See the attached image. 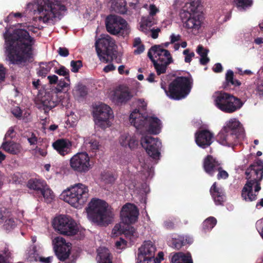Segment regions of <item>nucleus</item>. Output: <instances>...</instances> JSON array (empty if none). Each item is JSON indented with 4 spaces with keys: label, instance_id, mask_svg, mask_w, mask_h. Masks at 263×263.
Masks as SVG:
<instances>
[{
    "label": "nucleus",
    "instance_id": "3",
    "mask_svg": "<svg viewBox=\"0 0 263 263\" xmlns=\"http://www.w3.org/2000/svg\"><path fill=\"white\" fill-rule=\"evenodd\" d=\"M87 213L90 220L100 226H108L114 217L111 207L106 202L99 199L91 200L89 203Z\"/></svg>",
    "mask_w": 263,
    "mask_h": 263
},
{
    "label": "nucleus",
    "instance_id": "20",
    "mask_svg": "<svg viewBox=\"0 0 263 263\" xmlns=\"http://www.w3.org/2000/svg\"><path fill=\"white\" fill-rule=\"evenodd\" d=\"M214 134L208 129L197 130L195 134V142L198 146L205 148L213 143Z\"/></svg>",
    "mask_w": 263,
    "mask_h": 263
},
{
    "label": "nucleus",
    "instance_id": "33",
    "mask_svg": "<svg viewBox=\"0 0 263 263\" xmlns=\"http://www.w3.org/2000/svg\"><path fill=\"white\" fill-rule=\"evenodd\" d=\"M41 192L36 197L41 200L44 198V201L47 203H50L54 197L53 192L49 189L47 184Z\"/></svg>",
    "mask_w": 263,
    "mask_h": 263
},
{
    "label": "nucleus",
    "instance_id": "30",
    "mask_svg": "<svg viewBox=\"0 0 263 263\" xmlns=\"http://www.w3.org/2000/svg\"><path fill=\"white\" fill-rule=\"evenodd\" d=\"M1 147L6 152L12 155H17L22 150L21 144L11 140L4 141Z\"/></svg>",
    "mask_w": 263,
    "mask_h": 263
},
{
    "label": "nucleus",
    "instance_id": "27",
    "mask_svg": "<svg viewBox=\"0 0 263 263\" xmlns=\"http://www.w3.org/2000/svg\"><path fill=\"white\" fill-rule=\"evenodd\" d=\"M210 193L216 205H222L224 201L225 196L222 190L214 182L210 189Z\"/></svg>",
    "mask_w": 263,
    "mask_h": 263
},
{
    "label": "nucleus",
    "instance_id": "14",
    "mask_svg": "<svg viewBox=\"0 0 263 263\" xmlns=\"http://www.w3.org/2000/svg\"><path fill=\"white\" fill-rule=\"evenodd\" d=\"M107 31L112 35L127 33V23L121 17L116 15H108L105 20Z\"/></svg>",
    "mask_w": 263,
    "mask_h": 263
},
{
    "label": "nucleus",
    "instance_id": "40",
    "mask_svg": "<svg viewBox=\"0 0 263 263\" xmlns=\"http://www.w3.org/2000/svg\"><path fill=\"white\" fill-rule=\"evenodd\" d=\"M5 220L4 227L6 230H11L14 229L16 226V222L14 218H9L5 220L4 217L0 218V223H2Z\"/></svg>",
    "mask_w": 263,
    "mask_h": 263
},
{
    "label": "nucleus",
    "instance_id": "5",
    "mask_svg": "<svg viewBox=\"0 0 263 263\" xmlns=\"http://www.w3.org/2000/svg\"><path fill=\"white\" fill-rule=\"evenodd\" d=\"M130 123L137 129L147 131L153 134H159L162 128L161 120L156 117L144 116L139 109H135L129 116Z\"/></svg>",
    "mask_w": 263,
    "mask_h": 263
},
{
    "label": "nucleus",
    "instance_id": "49",
    "mask_svg": "<svg viewBox=\"0 0 263 263\" xmlns=\"http://www.w3.org/2000/svg\"><path fill=\"white\" fill-rule=\"evenodd\" d=\"M218 174L217 175V178L218 180L226 179L228 178L229 174L227 172L223 170L221 166H219V168L217 170Z\"/></svg>",
    "mask_w": 263,
    "mask_h": 263
},
{
    "label": "nucleus",
    "instance_id": "9",
    "mask_svg": "<svg viewBox=\"0 0 263 263\" xmlns=\"http://www.w3.org/2000/svg\"><path fill=\"white\" fill-rule=\"evenodd\" d=\"M88 187L82 183H78L63 192L61 195L64 201L72 206L78 208L85 203L89 197Z\"/></svg>",
    "mask_w": 263,
    "mask_h": 263
},
{
    "label": "nucleus",
    "instance_id": "21",
    "mask_svg": "<svg viewBox=\"0 0 263 263\" xmlns=\"http://www.w3.org/2000/svg\"><path fill=\"white\" fill-rule=\"evenodd\" d=\"M116 224L112 229V233L116 236L123 234L127 238L134 241L138 237V233L136 229L130 226L131 224Z\"/></svg>",
    "mask_w": 263,
    "mask_h": 263
},
{
    "label": "nucleus",
    "instance_id": "48",
    "mask_svg": "<svg viewBox=\"0 0 263 263\" xmlns=\"http://www.w3.org/2000/svg\"><path fill=\"white\" fill-rule=\"evenodd\" d=\"M88 143L89 144L90 149L92 151H95L99 149L100 144L98 140L96 139L91 138Z\"/></svg>",
    "mask_w": 263,
    "mask_h": 263
},
{
    "label": "nucleus",
    "instance_id": "34",
    "mask_svg": "<svg viewBox=\"0 0 263 263\" xmlns=\"http://www.w3.org/2000/svg\"><path fill=\"white\" fill-rule=\"evenodd\" d=\"M217 220L214 217H209L202 223V228L205 232L211 231L216 224Z\"/></svg>",
    "mask_w": 263,
    "mask_h": 263
},
{
    "label": "nucleus",
    "instance_id": "51",
    "mask_svg": "<svg viewBox=\"0 0 263 263\" xmlns=\"http://www.w3.org/2000/svg\"><path fill=\"white\" fill-rule=\"evenodd\" d=\"M127 10L126 3L124 2L122 4H117V11L121 14H125Z\"/></svg>",
    "mask_w": 263,
    "mask_h": 263
},
{
    "label": "nucleus",
    "instance_id": "46",
    "mask_svg": "<svg viewBox=\"0 0 263 263\" xmlns=\"http://www.w3.org/2000/svg\"><path fill=\"white\" fill-rule=\"evenodd\" d=\"M70 66L71 67V71L73 72H77L82 67L83 65L81 60H72L70 62Z\"/></svg>",
    "mask_w": 263,
    "mask_h": 263
},
{
    "label": "nucleus",
    "instance_id": "4",
    "mask_svg": "<svg viewBox=\"0 0 263 263\" xmlns=\"http://www.w3.org/2000/svg\"><path fill=\"white\" fill-rule=\"evenodd\" d=\"M244 138V129L240 122L231 119L217 136V141L221 145L229 147L237 145Z\"/></svg>",
    "mask_w": 263,
    "mask_h": 263
},
{
    "label": "nucleus",
    "instance_id": "42",
    "mask_svg": "<svg viewBox=\"0 0 263 263\" xmlns=\"http://www.w3.org/2000/svg\"><path fill=\"white\" fill-rule=\"evenodd\" d=\"M55 73L59 76L65 77L64 79H65L66 81L70 82L69 70L65 66H61L59 69L55 70Z\"/></svg>",
    "mask_w": 263,
    "mask_h": 263
},
{
    "label": "nucleus",
    "instance_id": "45",
    "mask_svg": "<svg viewBox=\"0 0 263 263\" xmlns=\"http://www.w3.org/2000/svg\"><path fill=\"white\" fill-rule=\"evenodd\" d=\"M24 137L27 138L30 145H34L37 144L38 138L34 133H28L24 136Z\"/></svg>",
    "mask_w": 263,
    "mask_h": 263
},
{
    "label": "nucleus",
    "instance_id": "44",
    "mask_svg": "<svg viewBox=\"0 0 263 263\" xmlns=\"http://www.w3.org/2000/svg\"><path fill=\"white\" fill-rule=\"evenodd\" d=\"M184 244L185 242L181 238H172L170 246L174 249L179 250L181 248Z\"/></svg>",
    "mask_w": 263,
    "mask_h": 263
},
{
    "label": "nucleus",
    "instance_id": "39",
    "mask_svg": "<svg viewBox=\"0 0 263 263\" xmlns=\"http://www.w3.org/2000/svg\"><path fill=\"white\" fill-rule=\"evenodd\" d=\"M262 170L260 169V168H257L255 164L251 165L250 166V171L248 172V170L246 172V174L247 175V178H251L252 176H256L257 177L256 178L257 179L258 176L259 175H260V178H261L262 176ZM250 179H251V178Z\"/></svg>",
    "mask_w": 263,
    "mask_h": 263
},
{
    "label": "nucleus",
    "instance_id": "35",
    "mask_svg": "<svg viewBox=\"0 0 263 263\" xmlns=\"http://www.w3.org/2000/svg\"><path fill=\"white\" fill-rule=\"evenodd\" d=\"M155 24L153 16H149L144 20L140 25L139 30L144 33H146L150 28Z\"/></svg>",
    "mask_w": 263,
    "mask_h": 263
},
{
    "label": "nucleus",
    "instance_id": "29",
    "mask_svg": "<svg viewBox=\"0 0 263 263\" xmlns=\"http://www.w3.org/2000/svg\"><path fill=\"white\" fill-rule=\"evenodd\" d=\"M241 84L240 81L234 78V72L231 70H228L226 73L225 81L223 84V88L229 90L231 86L234 87H239Z\"/></svg>",
    "mask_w": 263,
    "mask_h": 263
},
{
    "label": "nucleus",
    "instance_id": "19",
    "mask_svg": "<svg viewBox=\"0 0 263 263\" xmlns=\"http://www.w3.org/2000/svg\"><path fill=\"white\" fill-rule=\"evenodd\" d=\"M250 179V177L247 178L248 180L241 191V197L246 201H252L255 200L257 198V195L252 193L253 185H255L254 190L256 192H259L261 189V187L260 183L257 178Z\"/></svg>",
    "mask_w": 263,
    "mask_h": 263
},
{
    "label": "nucleus",
    "instance_id": "13",
    "mask_svg": "<svg viewBox=\"0 0 263 263\" xmlns=\"http://www.w3.org/2000/svg\"><path fill=\"white\" fill-rule=\"evenodd\" d=\"M93 115L96 124L101 128L105 129L110 125L109 119L113 117V112L107 105L101 103L97 105L93 109Z\"/></svg>",
    "mask_w": 263,
    "mask_h": 263
},
{
    "label": "nucleus",
    "instance_id": "1",
    "mask_svg": "<svg viewBox=\"0 0 263 263\" xmlns=\"http://www.w3.org/2000/svg\"><path fill=\"white\" fill-rule=\"evenodd\" d=\"M7 57L12 64L24 63L32 58L35 40L25 29H16L4 34Z\"/></svg>",
    "mask_w": 263,
    "mask_h": 263
},
{
    "label": "nucleus",
    "instance_id": "7",
    "mask_svg": "<svg viewBox=\"0 0 263 263\" xmlns=\"http://www.w3.org/2000/svg\"><path fill=\"white\" fill-rule=\"evenodd\" d=\"M147 56L153 62L158 75L165 73L173 59L168 50L163 49L161 45L153 46L148 50Z\"/></svg>",
    "mask_w": 263,
    "mask_h": 263
},
{
    "label": "nucleus",
    "instance_id": "50",
    "mask_svg": "<svg viewBox=\"0 0 263 263\" xmlns=\"http://www.w3.org/2000/svg\"><path fill=\"white\" fill-rule=\"evenodd\" d=\"M183 53L185 55L184 61L186 63H190L192 61V58L195 56V53L193 52H190L189 49L184 50Z\"/></svg>",
    "mask_w": 263,
    "mask_h": 263
},
{
    "label": "nucleus",
    "instance_id": "56",
    "mask_svg": "<svg viewBox=\"0 0 263 263\" xmlns=\"http://www.w3.org/2000/svg\"><path fill=\"white\" fill-rule=\"evenodd\" d=\"M196 51L197 53L202 57V56H203L204 53H206V55H208L209 50L204 49L202 45H199L197 47Z\"/></svg>",
    "mask_w": 263,
    "mask_h": 263
},
{
    "label": "nucleus",
    "instance_id": "24",
    "mask_svg": "<svg viewBox=\"0 0 263 263\" xmlns=\"http://www.w3.org/2000/svg\"><path fill=\"white\" fill-rule=\"evenodd\" d=\"M52 146L61 156H64L71 152V143L67 139H58L53 143Z\"/></svg>",
    "mask_w": 263,
    "mask_h": 263
},
{
    "label": "nucleus",
    "instance_id": "64",
    "mask_svg": "<svg viewBox=\"0 0 263 263\" xmlns=\"http://www.w3.org/2000/svg\"><path fill=\"white\" fill-rule=\"evenodd\" d=\"M137 47V49H135L134 51V53L135 54H141V53H142L144 51V50L145 49V47L143 44H141Z\"/></svg>",
    "mask_w": 263,
    "mask_h": 263
},
{
    "label": "nucleus",
    "instance_id": "17",
    "mask_svg": "<svg viewBox=\"0 0 263 263\" xmlns=\"http://www.w3.org/2000/svg\"><path fill=\"white\" fill-rule=\"evenodd\" d=\"M139 214V212L137 206L133 203H127L121 209V220L123 224H133L137 221Z\"/></svg>",
    "mask_w": 263,
    "mask_h": 263
},
{
    "label": "nucleus",
    "instance_id": "23",
    "mask_svg": "<svg viewBox=\"0 0 263 263\" xmlns=\"http://www.w3.org/2000/svg\"><path fill=\"white\" fill-rule=\"evenodd\" d=\"M220 165V163L212 155H209L203 159V170L210 176H214Z\"/></svg>",
    "mask_w": 263,
    "mask_h": 263
},
{
    "label": "nucleus",
    "instance_id": "31",
    "mask_svg": "<svg viewBox=\"0 0 263 263\" xmlns=\"http://www.w3.org/2000/svg\"><path fill=\"white\" fill-rule=\"evenodd\" d=\"M172 263H193L190 253L179 252L175 253L171 258Z\"/></svg>",
    "mask_w": 263,
    "mask_h": 263
},
{
    "label": "nucleus",
    "instance_id": "62",
    "mask_svg": "<svg viewBox=\"0 0 263 263\" xmlns=\"http://www.w3.org/2000/svg\"><path fill=\"white\" fill-rule=\"evenodd\" d=\"M158 9L155 5H151L149 7V15L150 16H154L157 12H158Z\"/></svg>",
    "mask_w": 263,
    "mask_h": 263
},
{
    "label": "nucleus",
    "instance_id": "37",
    "mask_svg": "<svg viewBox=\"0 0 263 263\" xmlns=\"http://www.w3.org/2000/svg\"><path fill=\"white\" fill-rule=\"evenodd\" d=\"M40 257V256H39L35 246H33L28 250V252L26 254V258L29 261H37Z\"/></svg>",
    "mask_w": 263,
    "mask_h": 263
},
{
    "label": "nucleus",
    "instance_id": "58",
    "mask_svg": "<svg viewBox=\"0 0 263 263\" xmlns=\"http://www.w3.org/2000/svg\"><path fill=\"white\" fill-rule=\"evenodd\" d=\"M6 75V69L0 64V83L5 81Z\"/></svg>",
    "mask_w": 263,
    "mask_h": 263
},
{
    "label": "nucleus",
    "instance_id": "41",
    "mask_svg": "<svg viewBox=\"0 0 263 263\" xmlns=\"http://www.w3.org/2000/svg\"><path fill=\"white\" fill-rule=\"evenodd\" d=\"M101 179L105 183L112 184L114 183L116 178L112 173L108 172H104L101 174Z\"/></svg>",
    "mask_w": 263,
    "mask_h": 263
},
{
    "label": "nucleus",
    "instance_id": "18",
    "mask_svg": "<svg viewBox=\"0 0 263 263\" xmlns=\"http://www.w3.org/2000/svg\"><path fill=\"white\" fill-rule=\"evenodd\" d=\"M53 243L55 254L60 261H64L69 257L71 247L64 238L57 237L53 240Z\"/></svg>",
    "mask_w": 263,
    "mask_h": 263
},
{
    "label": "nucleus",
    "instance_id": "52",
    "mask_svg": "<svg viewBox=\"0 0 263 263\" xmlns=\"http://www.w3.org/2000/svg\"><path fill=\"white\" fill-rule=\"evenodd\" d=\"M100 257L101 259L100 263H112L111 257L109 254L106 255L100 254Z\"/></svg>",
    "mask_w": 263,
    "mask_h": 263
},
{
    "label": "nucleus",
    "instance_id": "63",
    "mask_svg": "<svg viewBox=\"0 0 263 263\" xmlns=\"http://www.w3.org/2000/svg\"><path fill=\"white\" fill-rule=\"evenodd\" d=\"M210 61V59L207 57L206 53H204L203 56L200 58V63L202 65H206Z\"/></svg>",
    "mask_w": 263,
    "mask_h": 263
},
{
    "label": "nucleus",
    "instance_id": "59",
    "mask_svg": "<svg viewBox=\"0 0 263 263\" xmlns=\"http://www.w3.org/2000/svg\"><path fill=\"white\" fill-rule=\"evenodd\" d=\"M159 262L158 261V259L155 258H146L144 257L143 261H140V263H157Z\"/></svg>",
    "mask_w": 263,
    "mask_h": 263
},
{
    "label": "nucleus",
    "instance_id": "8",
    "mask_svg": "<svg viewBox=\"0 0 263 263\" xmlns=\"http://www.w3.org/2000/svg\"><path fill=\"white\" fill-rule=\"evenodd\" d=\"M192 86L191 77H177L168 85L167 97L174 100L184 99L191 92Z\"/></svg>",
    "mask_w": 263,
    "mask_h": 263
},
{
    "label": "nucleus",
    "instance_id": "2",
    "mask_svg": "<svg viewBox=\"0 0 263 263\" xmlns=\"http://www.w3.org/2000/svg\"><path fill=\"white\" fill-rule=\"evenodd\" d=\"M27 8L35 12L37 11L40 15L39 20L48 23L50 20L59 17L62 11L67 10L65 6L60 2L53 0H35L33 3L27 4Z\"/></svg>",
    "mask_w": 263,
    "mask_h": 263
},
{
    "label": "nucleus",
    "instance_id": "36",
    "mask_svg": "<svg viewBox=\"0 0 263 263\" xmlns=\"http://www.w3.org/2000/svg\"><path fill=\"white\" fill-rule=\"evenodd\" d=\"M233 2L239 10H245L253 4L252 0H233Z\"/></svg>",
    "mask_w": 263,
    "mask_h": 263
},
{
    "label": "nucleus",
    "instance_id": "10",
    "mask_svg": "<svg viewBox=\"0 0 263 263\" xmlns=\"http://www.w3.org/2000/svg\"><path fill=\"white\" fill-rule=\"evenodd\" d=\"M115 41L109 35H103L96 40L95 47L100 61L104 63L117 58Z\"/></svg>",
    "mask_w": 263,
    "mask_h": 263
},
{
    "label": "nucleus",
    "instance_id": "53",
    "mask_svg": "<svg viewBox=\"0 0 263 263\" xmlns=\"http://www.w3.org/2000/svg\"><path fill=\"white\" fill-rule=\"evenodd\" d=\"M50 68L48 67H40V69L37 72V74L39 76L45 77L50 71Z\"/></svg>",
    "mask_w": 263,
    "mask_h": 263
},
{
    "label": "nucleus",
    "instance_id": "28",
    "mask_svg": "<svg viewBox=\"0 0 263 263\" xmlns=\"http://www.w3.org/2000/svg\"><path fill=\"white\" fill-rule=\"evenodd\" d=\"M46 185L47 183L45 181L37 178H31L29 179L27 184V186L29 189L34 191L36 196H37L40 193H41V192L44 187H46Z\"/></svg>",
    "mask_w": 263,
    "mask_h": 263
},
{
    "label": "nucleus",
    "instance_id": "43",
    "mask_svg": "<svg viewBox=\"0 0 263 263\" xmlns=\"http://www.w3.org/2000/svg\"><path fill=\"white\" fill-rule=\"evenodd\" d=\"M0 254L8 258H9L11 256V252L9 251L8 246L4 242H0Z\"/></svg>",
    "mask_w": 263,
    "mask_h": 263
},
{
    "label": "nucleus",
    "instance_id": "38",
    "mask_svg": "<svg viewBox=\"0 0 263 263\" xmlns=\"http://www.w3.org/2000/svg\"><path fill=\"white\" fill-rule=\"evenodd\" d=\"M65 81V79H61L58 81L57 86L55 88V91L57 92H65L68 90L70 82Z\"/></svg>",
    "mask_w": 263,
    "mask_h": 263
},
{
    "label": "nucleus",
    "instance_id": "54",
    "mask_svg": "<svg viewBox=\"0 0 263 263\" xmlns=\"http://www.w3.org/2000/svg\"><path fill=\"white\" fill-rule=\"evenodd\" d=\"M15 137V132L12 127H11L7 130L6 134H5L4 141H7L6 139H12L13 137Z\"/></svg>",
    "mask_w": 263,
    "mask_h": 263
},
{
    "label": "nucleus",
    "instance_id": "32",
    "mask_svg": "<svg viewBox=\"0 0 263 263\" xmlns=\"http://www.w3.org/2000/svg\"><path fill=\"white\" fill-rule=\"evenodd\" d=\"M41 104L43 109L45 113H48V111L57 105V102L52 100L49 95H46L43 96L41 100Z\"/></svg>",
    "mask_w": 263,
    "mask_h": 263
},
{
    "label": "nucleus",
    "instance_id": "22",
    "mask_svg": "<svg viewBox=\"0 0 263 263\" xmlns=\"http://www.w3.org/2000/svg\"><path fill=\"white\" fill-rule=\"evenodd\" d=\"M133 97V94L128 87H119L116 89L112 95V101L117 105L125 104Z\"/></svg>",
    "mask_w": 263,
    "mask_h": 263
},
{
    "label": "nucleus",
    "instance_id": "57",
    "mask_svg": "<svg viewBox=\"0 0 263 263\" xmlns=\"http://www.w3.org/2000/svg\"><path fill=\"white\" fill-rule=\"evenodd\" d=\"M164 227L168 230H173L175 228V224L172 220L168 219L164 222Z\"/></svg>",
    "mask_w": 263,
    "mask_h": 263
},
{
    "label": "nucleus",
    "instance_id": "55",
    "mask_svg": "<svg viewBox=\"0 0 263 263\" xmlns=\"http://www.w3.org/2000/svg\"><path fill=\"white\" fill-rule=\"evenodd\" d=\"M58 52L60 55L63 57H66L69 54L68 49L66 47H60Z\"/></svg>",
    "mask_w": 263,
    "mask_h": 263
},
{
    "label": "nucleus",
    "instance_id": "47",
    "mask_svg": "<svg viewBox=\"0 0 263 263\" xmlns=\"http://www.w3.org/2000/svg\"><path fill=\"white\" fill-rule=\"evenodd\" d=\"M76 91L80 97H84L87 95V88L82 84H79L77 86Z\"/></svg>",
    "mask_w": 263,
    "mask_h": 263
},
{
    "label": "nucleus",
    "instance_id": "16",
    "mask_svg": "<svg viewBox=\"0 0 263 263\" xmlns=\"http://www.w3.org/2000/svg\"><path fill=\"white\" fill-rule=\"evenodd\" d=\"M141 144L151 157L156 160L159 159L161 142L158 138L147 136L143 137L141 139Z\"/></svg>",
    "mask_w": 263,
    "mask_h": 263
},
{
    "label": "nucleus",
    "instance_id": "25",
    "mask_svg": "<svg viewBox=\"0 0 263 263\" xmlns=\"http://www.w3.org/2000/svg\"><path fill=\"white\" fill-rule=\"evenodd\" d=\"M120 142L122 146L129 147L130 149H134L137 147L139 140L135 135L123 134L120 138Z\"/></svg>",
    "mask_w": 263,
    "mask_h": 263
},
{
    "label": "nucleus",
    "instance_id": "11",
    "mask_svg": "<svg viewBox=\"0 0 263 263\" xmlns=\"http://www.w3.org/2000/svg\"><path fill=\"white\" fill-rule=\"evenodd\" d=\"M216 106L225 113L231 114L241 108L244 102L238 98L227 92H218L214 96Z\"/></svg>",
    "mask_w": 263,
    "mask_h": 263
},
{
    "label": "nucleus",
    "instance_id": "61",
    "mask_svg": "<svg viewBox=\"0 0 263 263\" xmlns=\"http://www.w3.org/2000/svg\"><path fill=\"white\" fill-rule=\"evenodd\" d=\"M223 70L222 66L221 64L219 63H217L215 64L214 66L213 67V70L216 73H219L222 72Z\"/></svg>",
    "mask_w": 263,
    "mask_h": 263
},
{
    "label": "nucleus",
    "instance_id": "12",
    "mask_svg": "<svg viewBox=\"0 0 263 263\" xmlns=\"http://www.w3.org/2000/svg\"><path fill=\"white\" fill-rule=\"evenodd\" d=\"M52 225L57 231L64 235L73 236L78 232L77 223L68 216L60 215L55 217Z\"/></svg>",
    "mask_w": 263,
    "mask_h": 263
},
{
    "label": "nucleus",
    "instance_id": "6",
    "mask_svg": "<svg viewBox=\"0 0 263 263\" xmlns=\"http://www.w3.org/2000/svg\"><path fill=\"white\" fill-rule=\"evenodd\" d=\"M186 10L182 9L180 16L183 27L193 33L197 32L202 21V15L198 10V4L194 1L186 5Z\"/></svg>",
    "mask_w": 263,
    "mask_h": 263
},
{
    "label": "nucleus",
    "instance_id": "15",
    "mask_svg": "<svg viewBox=\"0 0 263 263\" xmlns=\"http://www.w3.org/2000/svg\"><path fill=\"white\" fill-rule=\"evenodd\" d=\"M71 169L80 173H86L90 167V158L86 152L78 153L70 159Z\"/></svg>",
    "mask_w": 263,
    "mask_h": 263
},
{
    "label": "nucleus",
    "instance_id": "26",
    "mask_svg": "<svg viewBox=\"0 0 263 263\" xmlns=\"http://www.w3.org/2000/svg\"><path fill=\"white\" fill-rule=\"evenodd\" d=\"M156 250L155 246L150 240L145 241L139 249V253L143 258H155Z\"/></svg>",
    "mask_w": 263,
    "mask_h": 263
},
{
    "label": "nucleus",
    "instance_id": "60",
    "mask_svg": "<svg viewBox=\"0 0 263 263\" xmlns=\"http://www.w3.org/2000/svg\"><path fill=\"white\" fill-rule=\"evenodd\" d=\"M47 79L50 84H55L58 82V77L54 74L48 76Z\"/></svg>",
    "mask_w": 263,
    "mask_h": 263
}]
</instances>
